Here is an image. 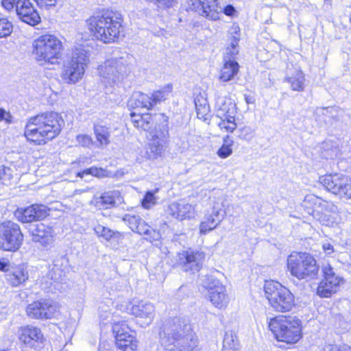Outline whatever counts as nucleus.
<instances>
[{
  "mask_svg": "<svg viewBox=\"0 0 351 351\" xmlns=\"http://www.w3.org/2000/svg\"><path fill=\"white\" fill-rule=\"evenodd\" d=\"M160 341L165 351H198L197 338L191 325L179 317L165 322L160 331Z\"/></svg>",
  "mask_w": 351,
  "mask_h": 351,
  "instance_id": "nucleus-1",
  "label": "nucleus"
},
{
  "mask_svg": "<svg viewBox=\"0 0 351 351\" xmlns=\"http://www.w3.org/2000/svg\"><path fill=\"white\" fill-rule=\"evenodd\" d=\"M64 121L56 112H45L31 117L25 126L27 139L38 145L56 138L60 132Z\"/></svg>",
  "mask_w": 351,
  "mask_h": 351,
  "instance_id": "nucleus-2",
  "label": "nucleus"
},
{
  "mask_svg": "<svg viewBox=\"0 0 351 351\" xmlns=\"http://www.w3.org/2000/svg\"><path fill=\"white\" fill-rule=\"evenodd\" d=\"M122 14L112 10H102L86 21L89 30L104 43L115 42L123 29Z\"/></svg>",
  "mask_w": 351,
  "mask_h": 351,
  "instance_id": "nucleus-3",
  "label": "nucleus"
},
{
  "mask_svg": "<svg viewBox=\"0 0 351 351\" xmlns=\"http://www.w3.org/2000/svg\"><path fill=\"white\" fill-rule=\"evenodd\" d=\"M268 328L279 341L293 344L302 337L301 321L295 317L276 316L268 322Z\"/></svg>",
  "mask_w": 351,
  "mask_h": 351,
  "instance_id": "nucleus-4",
  "label": "nucleus"
},
{
  "mask_svg": "<svg viewBox=\"0 0 351 351\" xmlns=\"http://www.w3.org/2000/svg\"><path fill=\"white\" fill-rule=\"evenodd\" d=\"M287 265L291 275L300 280H311L319 274L317 261L308 253L292 252L287 257Z\"/></svg>",
  "mask_w": 351,
  "mask_h": 351,
  "instance_id": "nucleus-5",
  "label": "nucleus"
},
{
  "mask_svg": "<svg viewBox=\"0 0 351 351\" xmlns=\"http://www.w3.org/2000/svg\"><path fill=\"white\" fill-rule=\"evenodd\" d=\"M133 61V56L127 53L106 60L99 69L104 83L112 86L122 82L130 73Z\"/></svg>",
  "mask_w": 351,
  "mask_h": 351,
  "instance_id": "nucleus-6",
  "label": "nucleus"
},
{
  "mask_svg": "<svg viewBox=\"0 0 351 351\" xmlns=\"http://www.w3.org/2000/svg\"><path fill=\"white\" fill-rule=\"evenodd\" d=\"M264 291L270 306L275 311L287 313L295 306L294 295L280 283L274 280L266 281Z\"/></svg>",
  "mask_w": 351,
  "mask_h": 351,
  "instance_id": "nucleus-7",
  "label": "nucleus"
},
{
  "mask_svg": "<svg viewBox=\"0 0 351 351\" xmlns=\"http://www.w3.org/2000/svg\"><path fill=\"white\" fill-rule=\"evenodd\" d=\"M62 42L54 35L45 34L34 43L33 53L41 64H54L61 56Z\"/></svg>",
  "mask_w": 351,
  "mask_h": 351,
  "instance_id": "nucleus-8",
  "label": "nucleus"
},
{
  "mask_svg": "<svg viewBox=\"0 0 351 351\" xmlns=\"http://www.w3.org/2000/svg\"><path fill=\"white\" fill-rule=\"evenodd\" d=\"M88 62L87 51L82 48H76L64 64L62 79L67 83L78 82L82 78Z\"/></svg>",
  "mask_w": 351,
  "mask_h": 351,
  "instance_id": "nucleus-9",
  "label": "nucleus"
},
{
  "mask_svg": "<svg viewBox=\"0 0 351 351\" xmlns=\"http://www.w3.org/2000/svg\"><path fill=\"white\" fill-rule=\"evenodd\" d=\"M186 3L189 10L213 21L219 19L222 11L227 16H232L236 11L232 5L222 8L218 5L217 0H187Z\"/></svg>",
  "mask_w": 351,
  "mask_h": 351,
  "instance_id": "nucleus-10",
  "label": "nucleus"
},
{
  "mask_svg": "<svg viewBox=\"0 0 351 351\" xmlns=\"http://www.w3.org/2000/svg\"><path fill=\"white\" fill-rule=\"evenodd\" d=\"M23 241V234L19 224L11 221L0 226V249L14 252L19 249Z\"/></svg>",
  "mask_w": 351,
  "mask_h": 351,
  "instance_id": "nucleus-11",
  "label": "nucleus"
},
{
  "mask_svg": "<svg viewBox=\"0 0 351 351\" xmlns=\"http://www.w3.org/2000/svg\"><path fill=\"white\" fill-rule=\"evenodd\" d=\"M17 335L20 342L27 348L35 351H46L47 340L38 327L32 325L21 326L18 329Z\"/></svg>",
  "mask_w": 351,
  "mask_h": 351,
  "instance_id": "nucleus-12",
  "label": "nucleus"
},
{
  "mask_svg": "<svg viewBox=\"0 0 351 351\" xmlns=\"http://www.w3.org/2000/svg\"><path fill=\"white\" fill-rule=\"evenodd\" d=\"M150 142L147 150L149 159L157 158L164 152L169 137L167 124H160L149 134Z\"/></svg>",
  "mask_w": 351,
  "mask_h": 351,
  "instance_id": "nucleus-13",
  "label": "nucleus"
},
{
  "mask_svg": "<svg viewBox=\"0 0 351 351\" xmlns=\"http://www.w3.org/2000/svg\"><path fill=\"white\" fill-rule=\"evenodd\" d=\"M58 305L49 299H42L33 302L26 307L27 315L31 319H49L55 317Z\"/></svg>",
  "mask_w": 351,
  "mask_h": 351,
  "instance_id": "nucleus-14",
  "label": "nucleus"
},
{
  "mask_svg": "<svg viewBox=\"0 0 351 351\" xmlns=\"http://www.w3.org/2000/svg\"><path fill=\"white\" fill-rule=\"evenodd\" d=\"M203 286L208 289L210 302L216 307L222 308L228 303L226 287L213 276H206Z\"/></svg>",
  "mask_w": 351,
  "mask_h": 351,
  "instance_id": "nucleus-15",
  "label": "nucleus"
},
{
  "mask_svg": "<svg viewBox=\"0 0 351 351\" xmlns=\"http://www.w3.org/2000/svg\"><path fill=\"white\" fill-rule=\"evenodd\" d=\"M204 258L202 252L189 249L178 254L177 263L182 271L195 273L201 269Z\"/></svg>",
  "mask_w": 351,
  "mask_h": 351,
  "instance_id": "nucleus-16",
  "label": "nucleus"
},
{
  "mask_svg": "<svg viewBox=\"0 0 351 351\" xmlns=\"http://www.w3.org/2000/svg\"><path fill=\"white\" fill-rule=\"evenodd\" d=\"M50 209L45 205L34 204L26 208H19L14 216L22 223H32L44 219L49 215Z\"/></svg>",
  "mask_w": 351,
  "mask_h": 351,
  "instance_id": "nucleus-17",
  "label": "nucleus"
},
{
  "mask_svg": "<svg viewBox=\"0 0 351 351\" xmlns=\"http://www.w3.org/2000/svg\"><path fill=\"white\" fill-rule=\"evenodd\" d=\"M123 220L128 223L133 232L147 236L146 239L149 241L158 240L160 237L159 233L151 228L138 215L125 214Z\"/></svg>",
  "mask_w": 351,
  "mask_h": 351,
  "instance_id": "nucleus-18",
  "label": "nucleus"
},
{
  "mask_svg": "<svg viewBox=\"0 0 351 351\" xmlns=\"http://www.w3.org/2000/svg\"><path fill=\"white\" fill-rule=\"evenodd\" d=\"M27 229L34 242L39 243L44 247H47L53 243L54 232L51 227L43 223H30Z\"/></svg>",
  "mask_w": 351,
  "mask_h": 351,
  "instance_id": "nucleus-19",
  "label": "nucleus"
},
{
  "mask_svg": "<svg viewBox=\"0 0 351 351\" xmlns=\"http://www.w3.org/2000/svg\"><path fill=\"white\" fill-rule=\"evenodd\" d=\"M125 311L130 315L145 319L144 324L147 326L152 322L155 315L154 306L150 302L142 300L137 303L130 302Z\"/></svg>",
  "mask_w": 351,
  "mask_h": 351,
  "instance_id": "nucleus-20",
  "label": "nucleus"
},
{
  "mask_svg": "<svg viewBox=\"0 0 351 351\" xmlns=\"http://www.w3.org/2000/svg\"><path fill=\"white\" fill-rule=\"evenodd\" d=\"M16 14L23 22L34 26L40 22V17L30 0H18Z\"/></svg>",
  "mask_w": 351,
  "mask_h": 351,
  "instance_id": "nucleus-21",
  "label": "nucleus"
},
{
  "mask_svg": "<svg viewBox=\"0 0 351 351\" xmlns=\"http://www.w3.org/2000/svg\"><path fill=\"white\" fill-rule=\"evenodd\" d=\"M69 271V261L65 256H58L53 260L49 266L48 275L54 281H59L65 276Z\"/></svg>",
  "mask_w": 351,
  "mask_h": 351,
  "instance_id": "nucleus-22",
  "label": "nucleus"
},
{
  "mask_svg": "<svg viewBox=\"0 0 351 351\" xmlns=\"http://www.w3.org/2000/svg\"><path fill=\"white\" fill-rule=\"evenodd\" d=\"M169 215H171L179 220L191 218L194 214V207L192 204L186 203L184 200L173 202L168 208Z\"/></svg>",
  "mask_w": 351,
  "mask_h": 351,
  "instance_id": "nucleus-23",
  "label": "nucleus"
},
{
  "mask_svg": "<svg viewBox=\"0 0 351 351\" xmlns=\"http://www.w3.org/2000/svg\"><path fill=\"white\" fill-rule=\"evenodd\" d=\"M7 282L12 287L23 285L29 278L28 272L24 265H19L7 270L5 274Z\"/></svg>",
  "mask_w": 351,
  "mask_h": 351,
  "instance_id": "nucleus-24",
  "label": "nucleus"
},
{
  "mask_svg": "<svg viewBox=\"0 0 351 351\" xmlns=\"http://www.w3.org/2000/svg\"><path fill=\"white\" fill-rule=\"evenodd\" d=\"M345 176L335 173L333 175H326L319 178V182L328 191L339 195Z\"/></svg>",
  "mask_w": 351,
  "mask_h": 351,
  "instance_id": "nucleus-25",
  "label": "nucleus"
},
{
  "mask_svg": "<svg viewBox=\"0 0 351 351\" xmlns=\"http://www.w3.org/2000/svg\"><path fill=\"white\" fill-rule=\"evenodd\" d=\"M240 29L238 26L233 25L229 30V41L230 46L226 49L223 56V61L226 59L234 60V57L239 53L238 43L240 40Z\"/></svg>",
  "mask_w": 351,
  "mask_h": 351,
  "instance_id": "nucleus-26",
  "label": "nucleus"
},
{
  "mask_svg": "<svg viewBox=\"0 0 351 351\" xmlns=\"http://www.w3.org/2000/svg\"><path fill=\"white\" fill-rule=\"evenodd\" d=\"M217 116L220 118L235 115L236 105L230 98L218 97L216 100Z\"/></svg>",
  "mask_w": 351,
  "mask_h": 351,
  "instance_id": "nucleus-27",
  "label": "nucleus"
},
{
  "mask_svg": "<svg viewBox=\"0 0 351 351\" xmlns=\"http://www.w3.org/2000/svg\"><path fill=\"white\" fill-rule=\"evenodd\" d=\"M130 117L133 125L136 128L148 132L149 134L154 131L152 130L154 121L150 114H139L131 112Z\"/></svg>",
  "mask_w": 351,
  "mask_h": 351,
  "instance_id": "nucleus-28",
  "label": "nucleus"
},
{
  "mask_svg": "<svg viewBox=\"0 0 351 351\" xmlns=\"http://www.w3.org/2000/svg\"><path fill=\"white\" fill-rule=\"evenodd\" d=\"M239 65L234 60L226 59L221 69L219 80L223 82H229L237 75Z\"/></svg>",
  "mask_w": 351,
  "mask_h": 351,
  "instance_id": "nucleus-29",
  "label": "nucleus"
},
{
  "mask_svg": "<svg viewBox=\"0 0 351 351\" xmlns=\"http://www.w3.org/2000/svg\"><path fill=\"white\" fill-rule=\"evenodd\" d=\"M128 106L131 108H145L150 110L153 108V101L149 95L141 92H136L129 99Z\"/></svg>",
  "mask_w": 351,
  "mask_h": 351,
  "instance_id": "nucleus-30",
  "label": "nucleus"
},
{
  "mask_svg": "<svg viewBox=\"0 0 351 351\" xmlns=\"http://www.w3.org/2000/svg\"><path fill=\"white\" fill-rule=\"evenodd\" d=\"M115 341L121 351H137V341L132 335H119Z\"/></svg>",
  "mask_w": 351,
  "mask_h": 351,
  "instance_id": "nucleus-31",
  "label": "nucleus"
},
{
  "mask_svg": "<svg viewBox=\"0 0 351 351\" xmlns=\"http://www.w3.org/2000/svg\"><path fill=\"white\" fill-rule=\"evenodd\" d=\"M325 202L320 197L315 195H307L303 201V206L307 209V213L314 215L315 213H319V208L322 207Z\"/></svg>",
  "mask_w": 351,
  "mask_h": 351,
  "instance_id": "nucleus-32",
  "label": "nucleus"
},
{
  "mask_svg": "<svg viewBox=\"0 0 351 351\" xmlns=\"http://www.w3.org/2000/svg\"><path fill=\"white\" fill-rule=\"evenodd\" d=\"M94 230L98 237H102L107 241H110L113 239L118 241L123 238V235L121 232L118 231H114L100 224H97L94 228Z\"/></svg>",
  "mask_w": 351,
  "mask_h": 351,
  "instance_id": "nucleus-33",
  "label": "nucleus"
},
{
  "mask_svg": "<svg viewBox=\"0 0 351 351\" xmlns=\"http://www.w3.org/2000/svg\"><path fill=\"white\" fill-rule=\"evenodd\" d=\"M285 81L290 84L293 90L302 91L304 90V75L301 71L295 70L291 75L286 77Z\"/></svg>",
  "mask_w": 351,
  "mask_h": 351,
  "instance_id": "nucleus-34",
  "label": "nucleus"
},
{
  "mask_svg": "<svg viewBox=\"0 0 351 351\" xmlns=\"http://www.w3.org/2000/svg\"><path fill=\"white\" fill-rule=\"evenodd\" d=\"M339 287V286L336 285L335 282L322 280L317 287V294L321 298H330L337 291Z\"/></svg>",
  "mask_w": 351,
  "mask_h": 351,
  "instance_id": "nucleus-35",
  "label": "nucleus"
},
{
  "mask_svg": "<svg viewBox=\"0 0 351 351\" xmlns=\"http://www.w3.org/2000/svg\"><path fill=\"white\" fill-rule=\"evenodd\" d=\"M197 115L199 119H206V115L210 112V107L206 99L199 97L195 99Z\"/></svg>",
  "mask_w": 351,
  "mask_h": 351,
  "instance_id": "nucleus-36",
  "label": "nucleus"
},
{
  "mask_svg": "<svg viewBox=\"0 0 351 351\" xmlns=\"http://www.w3.org/2000/svg\"><path fill=\"white\" fill-rule=\"evenodd\" d=\"M322 272L324 277L323 280L326 282H335L338 286L343 282V278L335 274L334 269L329 264L323 266Z\"/></svg>",
  "mask_w": 351,
  "mask_h": 351,
  "instance_id": "nucleus-37",
  "label": "nucleus"
},
{
  "mask_svg": "<svg viewBox=\"0 0 351 351\" xmlns=\"http://www.w3.org/2000/svg\"><path fill=\"white\" fill-rule=\"evenodd\" d=\"M94 130L97 140L101 145H108L109 143L110 132L108 128L96 125L94 127Z\"/></svg>",
  "mask_w": 351,
  "mask_h": 351,
  "instance_id": "nucleus-38",
  "label": "nucleus"
},
{
  "mask_svg": "<svg viewBox=\"0 0 351 351\" xmlns=\"http://www.w3.org/2000/svg\"><path fill=\"white\" fill-rule=\"evenodd\" d=\"M171 90L172 86L171 84H167L162 89L154 92L150 97L153 101V106L158 102L165 100L167 95L171 92Z\"/></svg>",
  "mask_w": 351,
  "mask_h": 351,
  "instance_id": "nucleus-39",
  "label": "nucleus"
},
{
  "mask_svg": "<svg viewBox=\"0 0 351 351\" xmlns=\"http://www.w3.org/2000/svg\"><path fill=\"white\" fill-rule=\"evenodd\" d=\"M158 191L159 189L156 188L154 191H149L145 193L141 201V204L143 208L149 209L156 204L158 197L156 196V193H158Z\"/></svg>",
  "mask_w": 351,
  "mask_h": 351,
  "instance_id": "nucleus-40",
  "label": "nucleus"
},
{
  "mask_svg": "<svg viewBox=\"0 0 351 351\" xmlns=\"http://www.w3.org/2000/svg\"><path fill=\"white\" fill-rule=\"evenodd\" d=\"M218 125L221 130L232 132L237 128L234 116L228 115L221 118V121L219 122Z\"/></svg>",
  "mask_w": 351,
  "mask_h": 351,
  "instance_id": "nucleus-41",
  "label": "nucleus"
},
{
  "mask_svg": "<svg viewBox=\"0 0 351 351\" xmlns=\"http://www.w3.org/2000/svg\"><path fill=\"white\" fill-rule=\"evenodd\" d=\"M112 330L113 333L114 334L115 341H117V337L119 335H130L128 333L129 328L128 325L125 324V321L119 322L117 319H113Z\"/></svg>",
  "mask_w": 351,
  "mask_h": 351,
  "instance_id": "nucleus-42",
  "label": "nucleus"
},
{
  "mask_svg": "<svg viewBox=\"0 0 351 351\" xmlns=\"http://www.w3.org/2000/svg\"><path fill=\"white\" fill-rule=\"evenodd\" d=\"M14 179L13 170L3 165L0 166V183L4 185H10Z\"/></svg>",
  "mask_w": 351,
  "mask_h": 351,
  "instance_id": "nucleus-43",
  "label": "nucleus"
},
{
  "mask_svg": "<svg viewBox=\"0 0 351 351\" xmlns=\"http://www.w3.org/2000/svg\"><path fill=\"white\" fill-rule=\"evenodd\" d=\"M12 31V23L7 18L0 16V38L10 36Z\"/></svg>",
  "mask_w": 351,
  "mask_h": 351,
  "instance_id": "nucleus-44",
  "label": "nucleus"
},
{
  "mask_svg": "<svg viewBox=\"0 0 351 351\" xmlns=\"http://www.w3.org/2000/svg\"><path fill=\"white\" fill-rule=\"evenodd\" d=\"M219 224V222L217 221L212 217V216H210V215H209L206 219L201 223L199 227L200 232L205 234L206 232L215 228Z\"/></svg>",
  "mask_w": 351,
  "mask_h": 351,
  "instance_id": "nucleus-45",
  "label": "nucleus"
},
{
  "mask_svg": "<svg viewBox=\"0 0 351 351\" xmlns=\"http://www.w3.org/2000/svg\"><path fill=\"white\" fill-rule=\"evenodd\" d=\"M232 144V141L229 140L227 136L226 138L224 139V143L222 146L217 151V154L220 158H226L232 154V150L231 148Z\"/></svg>",
  "mask_w": 351,
  "mask_h": 351,
  "instance_id": "nucleus-46",
  "label": "nucleus"
},
{
  "mask_svg": "<svg viewBox=\"0 0 351 351\" xmlns=\"http://www.w3.org/2000/svg\"><path fill=\"white\" fill-rule=\"evenodd\" d=\"M116 194L117 192L115 191L104 193L100 197L99 203L106 208L114 206L116 204L114 199V195Z\"/></svg>",
  "mask_w": 351,
  "mask_h": 351,
  "instance_id": "nucleus-47",
  "label": "nucleus"
},
{
  "mask_svg": "<svg viewBox=\"0 0 351 351\" xmlns=\"http://www.w3.org/2000/svg\"><path fill=\"white\" fill-rule=\"evenodd\" d=\"M85 175H91L95 177L101 178L105 176L106 171L102 168L92 167L84 170L82 172L77 173V176L78 177L83 178Z\"/></svg>",
  "mask_w": 351,
  "mask_h": 351,
  "instance_id": "nucleus-48",
  "label": "nucleus"
},
{
  "mask_svg": "<svg viewBox=\"0 0 351 351\" xmlns=\"http://www.w3.org/2000/svg\"><path fill=\"white\" fill-rule=\"evenodd\" d=\"M339 196L351 199V179L345 176Z\"/></svg>",
  "mask_w": 351,
  "mask_h": 351,
  "instance_id": "nucleus-49",
  "label": "nucleus"
},
{
  "mask_svg": "<svg viewBox=\"0 0 351 351\" xmlns=\"http://www.w3.org/2000/svg\"><path fill=\"white\" fill-rule=\"evenodd\" d=\"M237 342L232 335L226 334L223 339V348L222 351H236Z\"/></svg>",
  "mask_w": 351,
  "mask_h": 351,
  "instance_id": "nucleus-50",
  "label": "nucleus"
},
{
  "mask_svg": "<svg viewBox=\"0 0 351 351\" xmlns=\"http://www.w3.org/2000/svg\"><path fill=\"white\" fill-rule=\"evenodd\" d=\"M150 3H154L158 8L164 9L167 8L173 7L176 0H146Z\"/></svg>",
  "mask_w": 351,
  "mask_h": 351,
  "instance_id": "nucleus-51",
  "label": "nucleus"
},
{
  "mask_svg": "<svg viewBox=\"0 0 351 351\" xmlns=\"http://www.w3.org/2000/svg\"><path fill=\"white\" fill-rule=\"evenodd\" d=\"M77 143L82 147H88L93 144L91 137L87 134H80L76 137Z\"/></svg>",
  "mask_w": 351,
  "mask_h": 351,
  "instance_id": "nucleus-52",
  "label": "nucleus"
},
{
  "mask_svg": "<svg viewBox=\"0 0 351 351\" xmlns=\"http://www.w3.org/2000/svg\"><path fill=\"white\" fill-rule=\"evenodd\" d=\"M18 4V0H2L1 5L4 9L10 11H13L14 10L16 12V6Z\"/></svg>",
  "mask_w": 351,
  "mask_h": 351,
  "instance_id": "nucleus-53",
  "label": "nucleus"
},
{
  "mask_svg": "<svg viewBox=\"0 0 351 351\" xmlns=\"http://www.w3.org/2000/svg\"><path fill=\"white\" fill-rule=\"evenodd\" d=\"M224 213L225 212L223 211L221 208L214 206L210 216H212V217L217 221L220 223L221 221L223 219Z\"/></svg>",
  "mask_w": 351,
  "mask_h": 351,
  "instance_id": "nucleus-54",
  "label": "nucleus"
},
{
  "mask_svg": "<svg viewBox=\"0 0 351 351\" xmlns=\"http://www.w3.org/2000/svg\"><path fill=\"white\" fill-rule=\"evenodd\" d=\"M100 319L103 324L110 323L112 325L113 319H117L116 316L112 315L110 312H105V315L100 314Z\"/></svg>",
  "mask_w": 351,
  "mask_h": 351,
  "instance_id": "nucleus-55",
  "label": "nucleus"
},
{
  "mask_svg": "<svg viewBox=\"0 0 351 351\" xmlns=\"http://www.w3.org/2000/svg\"><path fill=\"white\" fill-rule=\"evenodd\" d=\"M40 7H51L54 6L56 0H34Z\"/></svg>",
  "mask_w": 351,
  "mask_h": 351,
  "instance_id": "nucleus-56",
  "label": "nucleus"
},
{
  "mask_svg": "<svg viewBox=\"0 0 351 351\" xmlns=\"http://www.w3.org/2000/svg\"><path fill=\"white\" fill-rule=\"evenodd\" d=\"M11 115L7 112L4 109L0 108V121H5L8 123L11 122Z\"/></svg>",
  "mask_w": 351,
  "mask_h": 351,
  "instance_id": "nucleus-57",
  "label": "nucleus"
},
{
  "mask_svg": "<svg viewBox=\"0 0 351 351\" xmlns=\"http://www.w3.org/2000/svg\"><path fill=\"white\" fill-rule=\"evenodd\" d=\"M322 248L326 254H331L334 252L333 246L328 243L323 244Z\"/></svg>",
  "mask_w": 351,
  "mask_h": 351,
  "instance_id": "nucleus-58",
  "label": "nucleus"
},
{
  "mask_svg": "<svg viewBox=\"0 0 351 351\" xmlns=\"http://www.w3.org/2000/svg\"><path fill=\"white\" fill-rule=\"evenodd\" d=\"M324 351H342L337 345L327 344L324 348Z\"/></svg>",
  "mask_w": 351,
  "mask_h": 351,
  "instance_id": "nucleus-59",
  "label": "nucleus"
},
{
  "mask_svg": "<svg viewBox=\"0 0 351 351\" xmlns=\"http://www.w3.org/2000/svg\"><path fill=\"white\" fill-rule=\"evenodd\" d=\"M11 268H9V265L7 262L0 261V270L4 271L7 273V270H10Z\"/></svg>",
  "mask_w": 351,
  "mask_h": 351,
  "instance_id": "nucleus-60",
  "label": "nucleus"
},
{
  "mask_svg": "<svg viewBox=\"0 0 351 351\" xmlns=\"http://www.w3.org/2000/svg\"><path fill=\"white\" fill-rule=\"evenodd\" d=\"M246 101H247V103L250 102V99H248L247 98H246Z\"/></svg>",
  "mask_w": 351,
  "mask_h": 351,
  "instance_id": "nucleus-61",
  "label": "nucleus"
},
{
  "mask_svg": "<svg viewBox=\"0 0 351 351\" xmlns=\"http://www.w3.org/2000/svg\"><path fill=\"white\" fill-rule=\"evenodd\" d=\"M350 22L351 23V14H350Z\"/></svg>",
  "mask_w": 351,
  "mask_h": 351,
  "instance_id": "nucleus-62",
  "label": "nucleus"
}]
</instances>
